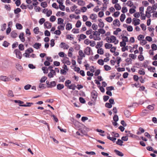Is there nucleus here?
Returning <instances> with one entry per match:
<instances>
[{
  "label": "nucleus",
  "mask_w": 157,
  "mask_h": 157,
  "mask_svg": "<svg viewBox=\"0 0 157 157\" xmlns=\"http://www.w3.org/2000/svg\"><path fill=\"white\" fill-rule=\"evenodd\" d=\"M34 33L36 34H38L39 32V28L38 27L35 28L33 30Z\"/></svg>",
  "instance_id": "35"
},
{
  "label": "nucleus",
  "mask_w": 157,
  "mask_h": 157,
  "mask_svg": "<svg viewBox=\"0 0 157 157\" xmlns=\"http://www.w3.org/2000/svg\"><path fill=\"white\" fill-rule=\"evenodd\" d=\"M97 17V15L95 14L92 13L90 15V18L92 20L96 19Z\"/></svg>",
  "instance_id": "21"
},
{
  "label": "nucleus",
  "mask_w": 157,
  "mask_h": 157,
  "mask_svg": "<svg viewBox=\"0 0 157 157\" xmlns=\"http://www.w3.org/2000/svg\"><path fill=\"white\" fill-rule=\"evenodd\" d=\"M47 79V78L46 77L43 76L40 80V82L41 83L44 82H45Z\"/></svg>",
  "instance_id": "47"
},
{
  "label": "nucleus",
  "mask_w": 157,
  "mask_h": 157,
  "mask_svg": "<svg viewBox=\"0 0 157 157\" xmlns=\"http://www.w3.org/2000/svg\"><path fill=\"white\" fill-rule=\"evenodd\" d=\"M64 86L63 84H58L57 85V88L58 90H61L63 89Z\"/></svg>",
  "instance_id": "22"
},
{
  "label": "nucleus",
  "mask_w": 157,
  "mask_h": 157,
  "mask_svg": "<svg viewBox=\"0 0 157 157\" xmlns=\"http://www.w3.org/2000/svg\"><path fill=\"white\" fill-rule=\"evenodd\" d=\"M41 46V45L40 43H36L33 45V46L34 48L38 49L40 48Z\"/></svg>",
  "instance_id": "11"
},
{
  "label": "nucleus",
  "mask_w": 157,
  "mask_h": 157,
  "mask_svg": "<svg viewBox=\"0 0 157 157\" xmlns=\"http://www.w3.org/2000/svg\"><path fill=\"white\" fill-rule=\"evenodd\" d=\"M105 20L108 22H111L113 21V19L111 17H109L106 18Z\"/></svg>",
  "instance_id": "49"
},
{
  "label": "nucleus",
  "mask_w": 157,
  "mask_h": 157,
  "mask_svg": "<svg viewBox=\"0 0 157 157\" xmlns=\"http://www.w3.org/2000/svg\"><path fill=\"white\" fill-rule=\"evenodd\" d=\"M78 5L81 6H84L85 5L84 2L82 0L78 1Z\"/></svg>",
  "instance_id": "58"
},
{
  "label": "nucleus",
  "mask_w": 157,
  "mask_h": 157,
  "mask_svg": "<svg viewBox=\"0 0 157 157\" xmlns=\"http://www.w3.org/2000/svg\"><path fill=\"white\" fill-rule=\"evenodd\" d=\"M140 27L142 29L144 30L145 31L146 30V26L144 24H140Z\"/></svg>",
  "instance_id": "64"
},
{
  "label": "nucleus",
  "mask_w": 157,
  "mask_h": 157,
  "mask_svg": "<svg viewBox=\"0 0 157 157\" xmlns=\"http://www.w3.org/2000/svg\"><path fill=\"white\" fill-rule=\"evenodd\" d=\"M106 39L108 42L114 43L115 44H117L118 42V40H117L116 37L114 36H111L110 37H107Z\"/></svg>",
  "instance_id": "1"
},
{
  "label": "nucleus",
  "mask_w": 157,
  "mask_h": 157,
  "mask_svg": "<svg viewBox=\"0 0 157 157\" xmlns=\"http://www.w3.org/2000/svg\"><path fill=\"white\" fill-rule=\"evenodd\" d=\"M72 32L74 33H79V29L74 28L72 29Z\"/></svg>",
  "instance_id": "50"
},
{
  "label": "nucleus",
  "mask_w": 157,
  "mask_h": 157,
  "mask_svg": "<svg viewBox=\"0 0 157 157\" xmlns=\"http://www.w3.org/2000/svg\"><path fill=\"white\" fill-rule=\"evenodd\" d=\"M107 138L113 142L115 141V140H116V138L115 137H114L113 136L111 137L110 136H107Z\"/></svg>",
  "instance_id": "39"
},
{
  "label": "nucleus",
  "mask_w": 157,
  "mask_h": 157,
  "mask_svg": "<svg viewBox=\"0 0 157 157\" xmlns=\"http://www.w3.org/2000/svg\"><path fill=\"white\" fill-rule=\"evenodd\" d=\"M56 19V17L54 16H52L50 18V21L53 22L55 21Z\"/></svg>",
  "instance_id": "40"
},
{
  "label": "nucleus",
  "mask_w": 157,
  "mask_h": 157,
  "mask_svg": "<svg viewBox=\"0 0 157 157\" xmlns=\"http://www.w3.org/2000/svg\"><path fill=\"white\" fill-rule=\"evenodd\" d=\"M24 36V33H21L19 36L21 40L23 42H24L25 41V38Z\"/></svg>",
  "instance_id": "13"
},
{
  "label": "nucleus",
  "mask_w": 157,
  "mask_h": 157,
  "mask_svg": "<svg viewBox=\"0 0 157 157\" xmlns=\"http://www.w3.org/2000/svg\"><path fill=\"white\" fill-rule=\"evenodd\" d=\"M44 25L46 28L49 29L51 28L52 24L48 21H46L44 22Z\"/></svg>",
  "instance_id": "10"
},
{
  "label": "nucleus",
  "mask_w": 157,
  "mask_h": 157,
  "mask_svg": "<svg viewBox=\"0 0 157 157\" xmlns=\"http://www.w3.org/2000/svg\"><path fill=\"white\" fill-rule=\"evenodd\" d=\"M11 36L13 38H16L17 36V34L14 32L12 31L11 33Z\"/></svg>",
  "instance_id": "55"
},
{
  "label": "nucleus",
  "mask_w": 157,
  "mask_h": 157,
  "mask_svg": "<svg viewBox=\"0 0 157 157\" xmlns=\"http://www.w3.org/2000/svg\"><path fill=\"white\" fill-rule=\"evenodd\" d=\"M47 4L46 2H42L41 3V6L43 8H45L47 6Z\"/></svg>",
  "instance_id": "46"
},
{
  "label": "nucleus",
  "mask_w": 157,
  "mask_h": 157,
  "mask_svg": "<svg viewBox=\"0 0 157 157\" xmlns=\"http://www.w3.org/2000/svg\"><path fill=\"white\" fill-rule=\"evenodd\" d=\"M100 34H103L105 33V31L104 29H98V31Z\"/></svg>",
  "instance_id": "32"
},
{
  "label": "nucleus",
  "mask_w": 157,
  "mask_h": 157,
  "mask_svg": "<svg viewBox=\"0 0 157 157\" xmlns=\"http://www.w3.org/2000/svg\"><path fill=\"white\" fill-rule=\"evenodd\" d=\"M14 52L17 58L19 59H21L22 55L21 52L20 51H19L18 49H15Z\"/></svg>",
  "instance_id": "4"
},
{
  "label": "nucleus",
  "mask_w": 157,
  "mask_h": 157,
  "mask_svg": "<svg viewBox=\"0 0 157 157\" xmlns=\"http://www.w3.org/2000/svg\"><path fill=\"white\" fill-rule=\"evenodd\" d=\"M97 53L100 55H103L104 53L103 49L102 48H100L98 49L97 50Z\"/></svg>",
  "instance_id": "37"
},
{
  "label": "nucleus",
  "mask_w": 157,
  "mask_h": 157,
  "mask_svg": "<svg viewBox=\"0 0 157 157\" xmlns=\"http://www.w3.org/2000/svg\"><path fill=\"white\" fill-rule=\"evenodd\" d=\"M128 11V10L127 8L125 7H123L122 8L121 12L123 13H126Z\"/></svg>",
  "instance_id": "60"
},
{
  "label": "nucleus",
  "mask_w": 157,
  "mask_h": 157,
  "mask_svg": "<svg viewBox=\"0 0 157 157\" xmlns=\"http://www.w3.org/2000/svg\"><path fill=\"white\" fill-rule=\"evenodd\" d=\"M42 70L43 71V72L44 73H48V68L47 67H42Z\"/></svg>",
  "instance_id": "38"
},
{
  "label": "nucleus",
  "mask_w": 157,
  "mask_h": 157,
  "mask_svg": "<svg viewBox=\"0 0 157 157\" xmlns=\"http://www.w3.org/2000/svg\"><path fill=\"white\" fill-rule=\"evenodd\" d=\"M148 113V111L146 109H144L142 111V115L143 116H145Z\"/></svg>",
  "instance_id": "31"
},
{
  "label": "nucleus",
  "mask_w": 157,
  "mask_h": 157,
  "mask_svg": "<svg viewBox=\"0 0 157 157\" xmlns=\"http://www.w3.org/2000/svg\"><path fill=\"white\" fill-rule=\"evenodd\" d=\"M91 51V48L89 47H87L84 50L85 54L88 56L90 54Z\"/></svg>",
  "instance_id": "7"
},
{
  "label": "nucleus",
  "mask_w": 157,
  "mask_h": 157,
  "mask_svg": "<svg viewBox=\"0 0 157 157\" xmlns=\"http://www.w3.org/2000/svg\"><path fill=\"white\" fill-rule=\"evenodd\" d=\"M78 54L80 57V58H83L85 57V55L83 53L82 50H80L78 52Z\"/></svg>",
  "instance_id": "25"
},
{
  "label": "nucleus",
  "mask_w": 157,
  "mask_h": 157,
  "mask_svg": "<svg viewBox=\"0 0 157 157\" xmlns=\"http://www.w3.org/2000/svg\"><path fill=\"white\" fill-rule=\"evenodd\" d=\"M94 31H93L91 29H90L89 30H88L86 32V34L87 35H90L93 33V32Z\"/></svg>",
  "instance_id": "57"
},
{
  "label": "nucleus",
  "mask_w": 157,
  "mask_h": 157,
  "mask_svg": "<svg viewBox=\"0 0 157 157\" xmlns=\"http://www.w3.org/2000/svg\"><path fill=\"white\" fill-rule=\"evenodd\" d=\"M39 88L40 89H44L46 88L45 85V84L40 83L38 86Z\"/></svg>",
  "instance_id": "45"
},
{
  "label": "nucleus",
  "mask_w": 157,
  "mask_h": 157,
  "mask_svg": "<svg viewBox=\"0 0 157 157\" xmlns=\"http://www.w3.org/2000/svg\"><path fill=\"white\" fill-rule=\"evenodd\" d=\"M104 68L105 71H108L110 70L111 69V67L107 65H105L104 66Z\"/></svg>",
  "instance_id": "30"
},
{
  "label": "nucleus",
  "mask_w": 157,
  "mask_h": 157,
  "mask_svg": "<svg viewBox=\"0 0 157 157\" xmlns=\"http://www.w3.org/2000/svg\"><path fill=\"white\" fill-rule=\"evenodd\" d=\"M43 114L46 115L47 114H49L50 116L52 114V113L49 110H45L43 111Z\"/></svg>",
  "instance_id": "20"
},
{
  "label": "nucleus",
  "mask_w": 157,
  "mask_h": 157,
  "mask_svg": "<svg viewBox=\"0 0 157 157\" xmlns=\"http://www.w3.org/2000/svg\"><path fill=\"white\" fill-rule=\"evenodd\" d=\"M21 9L20 8H17L14 10V13L16 14H17L21 11Z\"/></svg>",
  "instance_id": "61"
},
{
  "label": "nucleus",
  "mask_w": 157,
  "mask_h": 157,
  "mask_svg": "<svg viewBox=\"0 0 157 157\" xmlns=\"http://www.w3.org/2000/svg\"><path fill=\"white\" fill-rule=\"evenodd\" d=\"M52 13V11L51 10H47L46 13V15L48 17H49Z\"/></svg>",
  "instance_id": "51"
},
{
  "label": "nucleus",
  "mask_w": 157,
  "mask_h": 157,
  "mask_svg": "<svg viewBox=\"0 0 157 157\" xmlns=\"http://www.w3.org/2000/svg\"><path fill=\"white\" fill-rule=\"evenodd\" d=\"M124 114L126 117L129 118L131 115V113L128 110H126L124 111Z\"/></svg>",
  "instance_id": "15"
},
{
  "label": "nucleus",
  "mask_w": 157,
  "mask_h": 157,
  "mask_svg": "<svg viewBox=\"0 0 157 157\" xmlns=\"http://www.w3.org/2000/svg\"><path fill=\"white\" fill-rule=\"evenodd\" d=\"M64 20L61 18H59L58 19L57 24L58 25L64 24Z\"/></svg>",
  "instance_id": "23"
},
{
  "label": "nucleus",
  "mask_w": 157,
  "mask_h": 157,
  "mask_svg": "<svg viewBox=\"0 0 157 157\" xmlns=\"http://www.w3.org/2000/svg\"><path fill=\"white\" fill-rule=\"evenodd\" d=\"M0 79L4 82L8 81L9 80V79L8 77L2 75L0 76Z\"/></svg>",
  "instance_id": "12"
},
{
  "label": "nucleus",
  "mask_w": 157,
  "mask_h": 157,
  "mask_svg": "<svg viewBox=\"0 0 157 157\" xmlns=\"http://www.w3.org/2000/svg\"><path fill=\"white\" fill-rule=\"evenodd\" d=\"M114 151L117 155L120 156H123L124 155V154L122 152L119 151L117 150H115Z\"/></svg>",
  "instance_id": "16"
},
{
  "label": "nucleus",
  "mask_w": 157,
  "mask_h": 157,
  "mask_svg": "<svg viewBox=\"0 0 157 157\" xmlns=\"http://www.w3.org/2000/svg\"><path fill=\"white\" fill-rule=\"evenodd\" d=\"M56 83L55 81H53L51 82L48 85V88H53L55 86Z\"/></svg>",
  "instance_id": "8"
},
{
  "label": "nucleus",
  "mask_w": 157,
  "mask_h": 157,
  "mask_svg": "<svg viewBox=\"0 0 157 157\" xmlns=\"http://www.w3.org/2000/svg\"><path fill=\"white\" fill-rule=\"evenodd\" d=\"M16 26L17 29H21L22 28V26L19 23H17Z\"/></svg>",
  "instance_id": "41"
},
{
  "label": "nucleus",
  "mask_w": 157,
  "mask_h": 157,
  "mask_svg": "<svg viewBox=\"0 0 157 157\" xmlns=\"http://www.w3.org/2000/svg\"><path fill=\"white\" fill-rule=\"evenodd\" d=\"M122 41L125 43L127 42L128 41V39L127 37L126 36H123L122 37Z\"/></svg>",
  "instance_id": "43"
},
{
  "label": "nucleus",
  "mask_w": 157,
  "mask_h": 157,
  "mask_svg": "<svg viewBox=\"0 0 157 157\" xmlns=\"http://www.w3.org/2000/svg\"><path fill=\"white\" fill-rule=\"evenodd\" d=\"M98 96V93L95 90L92 91L91 93V99L94 103L97 99Z\"/></svg>",
  "instance_id": "2"
},
{
  "label": "nucleus",
  "mask_w": 157,
  "mask_h": 157,
  "mask_svg": "<svg viewBox=\"0 0 157 157\" xmlns=\"http://www.w3.org/2000/svg\"><path fill=\"white\" fill-rule=\"evenodd\" d=\"M45 19L44 18H41L39 21V23L40 25H42L45 21Z\"/></svg>",
  "instance_id": "53"
},
{
  "label": "nucleus",
  "mask_w": 157,
  "mask_h": 157,
  "mask_svg": "<svg viewBox=\"0 0 157 157\" xmlns=\"http://www.w3.org/2000/svg\"><path fill=\"white\" fill-rule=\"evenodd\" d=\"M94 32H96V35L94 36V40H101V38L100 36V34L97 31H94Z\"/></svg>",
  "instance_id": "6"
},
{
  "label": "nucleus",
  "mask_w": 157,
  "mask_h": 157,
  "mask_svg": "<svg viewBox=\"0 0 157 157\" xmlns=\"http://www.w3.org/2000/svg\"><path fill=\"white\" fill-rule=\"evenodd\" d=\"M114 7L117 10H120L121 9V6L118 3L115 4V5H114Z\"/></svg>",
  "instance_id": "28"
},
{
  "label": "nucleus",
  "mask_w": 157,
  "mask_h": 157,
  "mask_svg": "<svg viewBox=\"0 0 157 157\" xmlns=\"http://www.w3.org/2000/svg\"><path fill=\"white\" fill-rule=\"evenodd\" d=\"M79 100L80 102L82 103H85L86 102V101L82 97H80L79 98Z\"/></svg>",
  "instance_id": "62"
},
{
  "label": "nucleus",
  "mask_w": 157,
  "mask_h": 157,
  "mask_svg": "<svg viewBox=\"0 0 157 157\" xmlns=\"http://www.w3.org/2000/svg\"><path fill=\"white\" fill-rule=\"evenodd\" d=\"M123 141L122 140L120 139H118L117 141L116 142V144L120 146H122L123 145L122 143Z\"/></svg>",
  "instance_id": "48"
},
{
  "label": "nucleus",
  "mask_w": 157,
  "mask_h": 157,
  "mask_svg": "<svg viewBox=\"0 0 157 157\" xmlns=\"http://www.w3.org/2000/svg\"><path fill=\"white\" fill-rule=\"evenodd\" d=\"M27 105H19L20 106L29 107L31 106V105H33V103L32 102H26Z\"/></svg>",
  "instance_id": "24"
},
{
  "label": "nucleus",
  "mask_w": 157,
  "mask_h": 157,
  "mask_svg": "<svg viewBox=\"0 0 157 157\" xmlns=\"http://www.w3.org/2000/svg\"><path fill=\"white\" fill-rule=\"evenodd\" d=\"M107 91H110L114 90V87L113 86L107 87L106 88Z\"/></svg>",
  "instance_id": "63"
},
{
  "label": "nucleus",
  "mask_w": 157,
  "mask_h": 157,
  "mask_svg": "<svg viewBox=\"0 0 157 157\" xmlns=\"http://www.w3.org/2000/svg\"><path fill=\"white\" fill-rule=\"evenodd\" d=\"M138 73L140 75H144L145 74V72L143 69L141 68L138 71Z\"/></svg>",
  "instance_id": "44"
},
{
  "label": "nucleus",
  "mask_w": 157,
  "mask_h": 157,
  "mask_svg": "<svg viewBox=\"0 0 157 157\" xmlns=\"http://www.w3.org/2000/svg\"><path fill=\"white\" fill-rule=\"evenodd\" d=\"M151 48L153 51H155L157 49V45L155 44H153L151 46Z\"/></svg>",
  "instance_id": "54"
},
{
  "label": "nucleus",
  "mask_w": 157,
  "mask_h": 157,
  "mask_svg": "<svg viewBox=\"0 0 157 157\" xmlns=\"http://www.w3.org/2000/svg\"><path fill=\"white\" fill-rule=\"evenodd\" d=\"M16 67L19 71H21L23 69V67L21 66L19 64H17L16 65Z\"/></svg>",
  "instance_id": "17"
},
{
  "label": "nucleus",
  "mask_w": 157,
  "mask_h": 157,
  "mask_svg": "<svg viewBox=\"0 0 157 157\" xmlns=\"http://www.w3.org/2000/svg\"><path fill=\"white\" fill-rule=\"evenodd\" d=\"M4 7L8 11H10L11 10V7L10 5H5Z\"/></svg>",
  "instance_id": "52"
},
{
  "label": "nucleus",
  "mask_w": 157,
  "mask_h": 157,
  "mask_svg": "<svg viewBox=\"0 0 157 157\" xmlns=\"http://www.w3.org/2000/svg\"><path fill=\"white\" fill-rule=\"evenodd\" d=\"M104 61L102 59H99L98 61V64L101 65H104Z\"/></svg>",
  "instance_id": "56"
},
{
  "label": "nucleus",
  "mask_w": 157,
  "mask_h": 157,
  "mask_svg": "<svg viewBox=\"0 0 157 157\" xmlns=\"http://www.w3.org/2000/svg\"><path fill=\"white\" fill-rule=\"evenodd\" d=\"M59 9L62 11H64L65 10V6L63 5V4H61L59 5Z\"/></svg>",
  "instance_id": "42"
},
{
  "label": "nucleus",
  "mask_w": 157,
  "mask_h": 157,
  "mask_svg": "<svg viewBox=\"0 0 157 157\" xmlns=\"http://www.w3.org/2000/svg\"><path fill=\"white\" fill-rule=\"evenodd\" d=\"M81 24L82 23L81 21L79 20H78L77 21L76 24H75V27L76 28H79L80 27Z\"/></svg>",
  "instance_id": "27"
},
{
  "label": "nucleus",
  "mask_w": 157,
  "mask_h": 157,
  "mask_svg": "<svg viewBox=\"0 0 157 157\" xmlns=\"http://www.w3.org/2000/svg\"><path fill=\"white\" fill-rule=\"evenodd\" d=\"M147 12H150V13H153L154 12L152 10V7L151 6H149L147 9Z\"/></svg>",
  "instance_id": "59"
},
{
  "label": "nucleus",
  "mask_w": 157,
  "mask_h": 157,
  "mask_svg": "<svg viewBox=\"0 0 157 157\" xmlns=\"http://www.w3.org/2000/svg\"><path fill=\"white\" fill-rule=\"evenodd\" d=\"M140 20L139 19H137V20H136V21L133 22L132 24H133L135 26L139 25L140 24Z\"/></svg>",
  "instance_id": "33"
},
{
  "label": "nucleus",
  "mask_w": 157,
  "mask_h": 157,
  "mask_svg": "<svg viewBox=\"0 0 157 157\" xmlns=\"http://www.w3.org/2000/svg\"><path fill=\"white\" fill-rule=\"evenodd\" d=\"M65 13L60 11L58 12L56 14V15L57 17H60V16H63L65 15Z\"/></svg>",
  "instance_id": "18"
},
{
  "label": "nucleus",
  "mask_w": 157,
  "mask_h": 157,
  "mask_svg": "<svg viewBox=\"0 0 157 157\" xmlns=\"http://www.w3.org/2000/svg\"><path fill=\"white\" fill-rule=\"evenodd\" d=\"M72 28V24L70 23H67L66 26V29L67 30H70Z\"/></svg>",
  "instance_id": "14"
},
{
  "label": "nucleus",
  "mask_w": 157,
  "mask_h": 157,
  "mask_svg": "<svg viewBox=\"0 0 157 157\" xmlns=\"http://www.w3.org/2000/svg\"><path fill=\"white\" fill-rule=\"evenodd\" d=\"M56 73L55 71L53 69H50V72L48 74V76L49 78H52L54 77V75H56Z\"/></svg>",
  "instance_id": "3"
},
{
  "label": "nucleus",
  "mask_w": 157,
  "mask_h": 157,
  "mask_svg": "<svg viewBox=\"0 0 157 157\" xmlns=\"http://www.w3.org/2000/svg\"><path fill=\"white\" fill-rule=\"evenodd\" d=\"M105 46L106 49H109L112 47V45L109 43H105Z\"/></svg>",
  "instance_id": "29"
},
{
  "label": "nucleus",
  "mask_w": 157,
  "mask_h": 157,
  "mask_svg": "<svg viewBox=\"0 0 157 157\" xmlns=\"http://www.w3.org/2000/svg\"><path fill=\"white\" fill-rule=\"evenodd\" d=\"M121 29L119 28H117L116 29V30L114 31L113 34L115 35H117L118 34V33L121 31Z\"/></svg>",
  "instance_id": "26"
},
{
  "label": "nucleus",
  "mask_w": 157,
  "mask_h": 157,
  "mask_svg": "<svg viewBox=\"0 0 157 157\" xmlns=\"http://www.w3.org/2000/svg\"><path fill=\"white\" fill-rule=\"evenodd\" d=\"M125 18V15L124 14H122L120 16V20L121 22H123L124 21Z\"/></svg>",
  "instance_id": "36"
},
{
  "label": "nucleus",
  "mask_w": 157,
  "mask_h": 157,
  "mask_svg": "<svg viewBox=\"0 0 157 157\" xmlns=\"http://www.w3.org/2000/svg\"><path fill=\"white\" fill-rule=\"evenodd\" d=\"M113 23L114 25L116 26H117L118 27H119L120 25V22L119 20L117 19H116L114 20L113 21Z\"/></svg>",
  "instance_id": "9"
},
{
  "label": "nucleus",
  "mask_w": 157,
  "mask_h": 157,
  "mask_svg": "<svg viewBox=\"0 0 157 157\" xmlns=\"http://www.w3.org/2000/svg\"><path fill=\"white\" fill-rule=\"evenodd\" d=\"M67 87L69 89L74 90L75 89V86L74 84L71 85H69Z\"/></svg>",
  "instance_id": "34"
},
{
  "label": "nucleus",
  "mask_w": 157,
  "mask_h": 157,
  "mask_svg": "<svg viewBox=\"0 0 157 157\" xmlns=\"http://www.w3.org/2000/svg\"><path fill=\"white\" fill-rule=\"evenodd\" d=\"M59 47L64 49H67L69 48V46L65 43L61 42L59 45Z\"/></svg>",
  "instance_id": "5"
},
{
  "label": "nucleus",
  "mask_w": 157,
  "mask_h": 157,
  "mask_svg": "<svg viewBox=\"0 0 157 157\" xmlns=\"http://www.w3.org/2000/svg\"><path fill=\"white\" fill-rule=\"evenodd\" d=\"M65 24H62L59 25L57 27V29L60 30H63L64 29Z\"/></svg>",
  "instance_id": "19"
}]
</instances>
